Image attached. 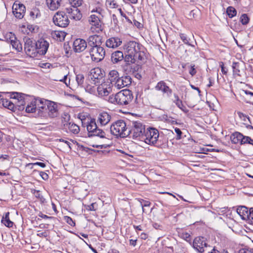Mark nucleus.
Wrapping results in <instances>:
<instances>
[{"mask_svg":"<svg viewBox=\"0 0 253 253\" xmlns=\"http://www.w3.org/2000/svg\"><path fill=\"white\" fill-rule=\"evenodd\" d=\"M139 202H140V206L142 209L143 212H147L146 209L145 208L150 207L151 205V203L148 201H146L143 199H139Z\"/></svg>","mask_w":253,"mask_h":253,"instance_id":"nucleus-37","label":"nucleus"},{"mask_svg":"<svg viewBox=\"0 0 253 253\" xmlns=\"http://www.w3.org/2000/svg\"><path fill=\"white\" fill-rule=\"evenodd\" d=\"M40 175L42 176V178L44 180L47 179L48 178V174L46 173L43 172V171H41L40 172Z\"/></svg>","mask_w":253,"mask_h":253,"instance_id":"nucleus-60","label":"nucleus"},{"mask_svg":"<svg viewBox=\"0 0 253 253\" xmlns=\"http://www.w3.org/2000/svg\"><path fill=\"white\" fill-rule=\"evenodd\" d=\"M64 220L69 225H71V226L74 227L75 226V222L70 216H64Z\"/></svg>","mask_w":253,"mask_h":253,"instance_id":"nucleus-48","label":"nucleus"},{"mask_svg":"<svg viewBox=\"0 0 253 253\" xmlns=\"http://www.w3.org/2000/svg\"><path fill=\"white\" fill-rule=\"evenodd\" d=\"M47 109H48V114L50 118H55L58 115V111L57 105L55 103L49 101L47 104Z\"/></svg>","mask_w":253,"mask_h":253,"instance_id":"nucleus-24","label":"nucleus"},{"mask_svg":"<svg viewBox=\"0 0 253 253\" xmlns=\"http://www.w3.org/2000/svg\"><path fill=\"white\" fill-rule=\"evenodd\" d=\"M244 135L239 132H235L230 136V140L234 144L240 143L242 145Z\"/></svg>","mask_w":253,"mask_h":253,"instance_id":"nucleus-29","label":"nucleus"},{"mask_svg":"<svg viewBox=\"0 0 253 253\" xmlns=\"http://www.w3.org/2000/svg\"><path fill=\"white\" fill-rule=\"evenodd\" d=\"M131 83V79L129 76H123L118 78V80L115 83H113L114 86L118 89H121Z\"/></svg>","mask_w":253,"mask_h":253,"instance_id":"nucleus-14","label":"nucleus"},{"mask_svg":"<svg viewBox=\"0 0 253 253\" xmlns=\"http://www.w3.org/2000/svg\"><path fill=\"white\" fill-rule=\"evenodd\" d=\"M226 13L229 17L231 18L236 16L237 14V11L234 7L232 6H229L227 8Z\"/></svg>","mask_w":253,"mask_h":253,"instance_id":"nucleus-40","label":"nucleus"},{"mask_svg":"<svg viewBox=\"0 0 253 253\" xmlns=\"http://www.w3.org/2000/svg\"><path fill=\"white\" fill-rule=\"evenodd\" d=\"M240 64L239 62H234L232 64V69L234 75H236L238 76H241L240 74Z\"/></svg>","mask_w":253,"mask_h":253,"instance_id":"nucleus-36","label":"nucleus"},{"mask_svg":"<svg viewBox=\"0 0 253 253\" xmlns=\"http://www.w3.org/2000/svg\"><path fill=\"white\" fill-rule=\"evenodd\" d=\"M188 67L189 68V74L192 76H194V75H195L197 73V71L196 70L195 65L191 64L190 65H189Z\"/></svg>","mask_w":253,"mask_h":253,"instance_id":"nucleus-52","label":"nucleus"},{"mask_svg":"<svg viewBox=\"0 0 253 253\" xmlns=\"http://www.w3.org/2000/svg\"><path fill=\"white\" fill-rule=\"evenodd\" d=\"M89 52L92 60L96 62L102 61L105 56V50L101 45L90 48Z\"/></svg>","mask_w":253,"mask_h":253,"instance_id":"nucleus-8","label":"nucleus"},{"mask_svg":"<svg viewBox=\"0 0 253 253\" xmlns=\"http://www.w3.org/2000/svg\"><path fill=\"white\" fill-rule=\"evenodd\" d=\"M65 10L68 18L77 21L80 20L82 17L81 11L78 8H66Z\"/></svg>","mask_w":253,"mask_h":253,"instance_id":"nucleus-16","label":"nucleus"},{"mask_svg":"<svg viewBox=\"0 0 253 253\" xmlns=\"http://www.w3.org/2000/svg\"><path fill=\"white\" fill-rule=\"evenodd\" d=\"M12 12L15 16L19 19L23 17L26 11L25 6L21 3H14L12 6Z\"/></svg>","mask_w":253,"mask_h":253,"instance_id":"nucleus-15","label":"nucleus"},{"mask_svg":"<svg viewBox=\"0 0 253 253\" xmlns=\"http://www.w3.org/2000/svg\"><path fill=\"white\" fill-rule=\"evenodd\" d=\"M38 165V166H40L42 168H44L45 167V164L43 163H42V162H36V163H30L28 164V165Z\"/></svg>","mask_w":253,"mask_h":253,"instance_id":"nucleus-59","label":"nucleus"},{"mask_svg":"<svg viewBox=\"0 0 253 253\" xmlns=\"http://www.w3.org/2000/svg\"><path fill=\"white\" fill-rule=\"evenodd\" d=\"M174 131H175V133H176V139L177 140H179V139H181L182 134V132L181 130L179 128L175 127L174 128Z\"/></svg>","mask_w":253,"mask_h":253,"instance_id":"nucleus-54","label":"nucleus"},{"mask_svg":"<svg viewBox=\"0 0 253 253\" xmlns=\"http://www.w3.org/2000/svg\"><path fill=\"white\" fill-rule=\"evenodd\" d=\"M97 209V204L96 203H92L91 205L87 206L86 210L88 211H95Z\"/></svg>","mask_w":253,"mask_h":253,"instance_id":"nucleus-53","label":"nucleus"},{"mask_svg":"<svg viewBox=\"0 0 253 253\" xmlns=\"http://www.w3.org/2000/svg\"><path fill=\"white\" fill-rule=\"evenodd\" d=\"M122 43V40L118 37H113L107 39L105 42L106 47L111 48H116Z\"/></svg>","mask_w":253,"mask_h":253,"instance_id":"nucleus-18","label":"nucleus"},{"mask_svg":"<svg viewBox=\"0 0 253 253\" xmlns=\"http://www.w3.org/2000/svg\"><path fill=\"white\" fill-rule=\"evenodd\" d=\"M24 40V50L25 53L30 57L36 56V42L28 38H25Z\"/></svg>","mask_w":253,"mask_h":253,"instance_id":"nucleus-10","label":"nucleus"},{"mask_svg":"<svg viewBox=\"0 0 253 253\" xmlns=\"http://www.w3.org/2000/svg\"><path fill=\"white\" fill-rule=\"evenodd\" d=\"M219 66L221 68L222 73L223 74L226 75L227 73V70L224 67V63L223 62H220L219 63Z\"/></svg>","mask_w":253,"mask_h":253,"instance_id":"nucleus-56","label":"nucleus"},{"mask_svg":"<svg viewBox=\"0 0 253 253\" xmlns=\"http://www.w3.org/2000/svg\"><path fill=\"white\" fill-rule=\"evenodd\" d=\"M183 237L186 240L188 241L190 239V235L188 233H185L183 234Z\"/></svg>","mask_w":253,"mask_h":253,"instance_id":"nucleus-62","label":"nucleus"},{"mask_svg":"<svg viewBox=\"0 0 253 253\" xmlns=\"http://www.w3.org/2000/svg\"><path fill=\"white\" fill-rule=\"evenodd\" d=\"M174 97L175 100H174V102L175 103L176 105L180 109H181L184 113H188L189 110L186 108L185 106H184L183 104L182 100H181L178 95L174 94Z\"/></svg>","mask_w":253,"mask_h":253,"instance_id":"nucleus-32","label":"nucleus"},{"mask_svg":"<svg viewBox=\"0 0 253 253\" xmlns=\"http://www.w3.org/2000/svg\"><path fill=\"white\" fill-rule=\"evenodd\" d=\"M248 217L246 220H248L250 223H253V208L250 209L248 214Z\"/></svg>","mask_w":253,"mask_h":253,"instance_id":"nucleus-47","label":"nucleus"},{"mask_svg":"<svg viewBox=\"0 0 253 253\" xmlns=\"http://www.w3.org/2000/svg\"><path fill=\"white\" fill-rule=\"evenodd\" d=\"M179 36L180 37V39L182 40V41L185 44L191 46H194L193 45L190 43L189 41L190 39L188 38L186 35H185L184 34L181 33L180 34Z\"/></svg>","mask_w":253,"mask_h":253,"instance_id":"nucleus-43","label":"nucleus"},{"mask_svg":"<svg viewBox=\"0 0 253 253\" xmlns=\"http://www.w3.org/2000/svg\"><path fill=\"white\" fill-rule=\"evenodd\" d=\"M89 47H94L95 46H99L102 43L101 37L97 35L90 36L87 39Z\"/></svg>","mask_w":253,"mask_h":253,"instance_id":"nucleus-23","label":"nucleus"},{"mask_svg":"<svg viewBox=\"0 0 253 253\" xmlns=\"http://www.w3.org/2000/svg\"><path fill=\"white\" fill-rule=\"evenodd\" d=\"M112 89L110 84L106 83L101 84L97 87L96 96L99 97H103L108 96L112 91Z\"/></svg>","mask_w":253,"mask_h":253,"instance_id":"nucleus-12","label":"nucleus"},{"mask_svg":"<svg viewBox=\"0 0 253 253\" xmlns=\"http://www.w3.org/2000/svg\"><path fill=\"white\" fill-rule=\"evenodd\" d=\"M34 100H33L30 104H28L26 108V111L27 113H34L37 111Z\"/></svg>","mask_w":253,"mask_h":253,"instance_id":"nucleus-39","label":"nucleus"},{"mask_svg":"<svg viewBox=\"0 0 253 253\" xmlns=\"http://www.w3.org/2000/svg\"><path fill=\"white\" fill-rule=\"evenodd\" d=\"M111 119V116L108 113L103 112L99 114L97 118V123L101 126H104L108 124Z\"/></svg>","mask_w":253,"mask_h":253,"instance_id":"nucleus-22","label":"nucleus"},{"mask_svg":"<svg viewBox=\"0 0 253 253\" xmlns=\"http://www.w3.org/2000/svg\"><path fill=\"white\" fill-rule=\"evenodd\" d=\"M9 93L10 94V97L11 98L17 99L18 102H19L20 104L18 105V109H23L24 108L23 106L25 104L24 99L26 95L17 92H9Z\"/></svg>","mask_w":253,"mask_h":253,"instance_id":"nucleus-20","label":"nucleus"},{"mask_svg":"<svg viewBox=\"0 0 253 253\" xmlns=\"http://www.w3.org/2000/svg\"><path fill=\"white\" fill-rule=\"evenodd\" d=\"M68 80V74H66L64 75L63 78L61 79L57 80L56 81H59L61 82H63L65 84L69 86L70 85V79H69Z\"/></svg>","mask_w":253,"mask_h":253,"instance_id":"nucleus-51","label":"nucleus"},{"mask_svg":"<svg viewBox=\"0 0 253 253\" xmlns=\"http://www.w3.org/2000/svg\"><path fill=\"white\" fill-rule=\"evenodd\" d=\"M126 126V124L124 121L118 120L111 126V132L117 137H126L129 135V131Z\"/></svg>","mask_w":253,"mask_h":253,"instance_id":"nucleus-5","label":"nucleus"},{"mask_svg":"<svg viewBox=\"0 0 253 253\" xmlns=\"http://www.w3.org/2000/svg\"><path fill=\"white\" fill-rule=\"evenodd\" d=\"M159 130L154 128L148 127L141 140L149 145L160 147L162 145L161 141L159 139Z\"/></svg>","mask_w":253,"mask_h":253,"instance_id":"nucleus-3","label":"nucleus"},{"mask_svg":"<svg viewBox=\"0 0 253 253\" xmlns=\"http://www.w3.org/2000/svg\"><path fill=\"white\" fill-rule=\"evenodd\" d=\"M119 74L117 71L112 70L109 72V80H110V83L113 85V83H115L117 81L118 78H119Z\"/></svg>","mask_w":253,"mask_h":253,"instance_id":"nucleus-33","label":"nucleus"},{"mask_svg":"<svg viewBox=\"0 0 253 253\" xmlns=\"http://www.w3.org/2000/svg\"><path fill=\"white\" fill-rule=\"evenodd\" d=\"M48 8L52 11L58 9L63 4L62 0H46Z\"/></svg>","mask_w":253,"mask_h":253,"instance_id":"nucleus-27","label":"nucleus"},{"mask_svg":"<svg viewBox=\"0 0 253 253\" xmlns=\"http://www.w3.org/2000/svg\"><path fill=\"white\" fill-rule=\"evenodd\" d=\"M46 100L42 99H36L34 100L37 111L38 112V115L42 116L43 115V111L46 109L47 107Z\"/></svg>","mask_w":253,"mask_h":253,"instance_id":"nucleus-21","label":"nucleus"},{"mask_svg":"<svg viewBox=\"0 0 253 253\" xmlns=\"http://www.w3.org/2000/svg\"><path fill=\"white\" fill-rule=\"evenodd\" d=\"M155 88L156 90H161L163 93H166L168 97L170 96L172 93V90L163 81L159 82Z\"/></svg>","mask_w":253,"mask_h":253,"instance_id":"nucleus-26","label":"nucleus"},{"mask_svg":"<svg viewBox=\"0 0 253 253\" xmlns=\"http://www.w3.org/2000/svg\"><path fill=\"white\" fill-rule=\"evenodd\" d=\"M146 130L145 126L143 125L141 122H133L132 128L128 130L129 135H130L133 139L138 138L141 140Z\"/></svg>","mask_w":253,"mask_h":253,"instance_id":"nucleus-6","label":"nucleus"},{"mask_svg":"<svg viewBox=\"0 0 253 253\" xmlns=\"http://www.w3.org/2000/svg\"><path fill=\"white\" fill-rule=\"evenodd\" d=\"M70 5L74 8H78L83 3V0H68Z\"/></svg>","mask_w":253,"mask_h":253,"instance_id":"nucleus-42","label":"nucleus"},{"mask_svg":"<svg viewBox=\"0 0 253 253\" xmlns=\"http://www.w3.org/2000/svg\"><path fill=\"white\" fill-rule=\"evenodd\" d=\"M89 76L90 79L94 82V84L98 83L103 77L101 71L99 68L91 69L90 72Z\"/></svg>","mask_w":253,"mask_h":253,"instance_id":"nucleus-25","label":"nucleus"},{"mask_svg":"<svg viewBox=\"0 0 253 253\" xmlns=\"http://www.w3.org/2000/svg\"><path fill=\"white\" fill-rule=\"evenodd\" d=\"M249 18L246 14H243L241 15L240 18V21L244 25H247L249 22Z\"/></svg>","mask_w":253,"mask_h":253,"instance_id":"nucleus-44","label":"nucleus"},{"mask_svg":"<svg viewBox=\"0 0 253 253\" xmlns=\"http://www.w3.org/2000/svg\"><path fill=\"white\" fill-rule=\"evenodd\" d=\"M76 80L79 85H81L84 82V76L82 74L76 75Z\"/></svg>","mask_w":253,"mask_h":253,"instance_id":"nucleus-45","label":"nucleus"},{"mask_svg":"<svg viewBox=\"0 0 253 253\" xmlns=\"http://www.w3.org/2000/svg\"><path fill=\"white\" fill-rule=\"evenodd\" d=\"M237 114L239 117L245 122V124H247L246 123L248 121L250 123H251L249 117H247L246 115L244 114L243 113L241 112H238Z\"/></svg>","mask_w":253,"mask_h":253,"instance_id":"nucleus-46","label":"nucleus"},{"mask_svg":"<svg viewBox=\"0 0 253 253\" xmlns=\"http://www.w3.org/2000/svg\"><path fill=\"white\" fill-rule=\"evenodd\" d=\"M123 59L125 60V57L122 51L117 50L112 53L111 61L113 63H117Z\"/></svg>","mask_w":253,"mask_h":253,"instance_id":"nucleus-30","label":"nucleus"},{"mask_svg":"<svg viewBox=\"0 0 253 253\" xmlns=\"http://www.w3.org/2000/svg\"><path fill=\"white\" fill-rule=\"evenodd\" d=\"M193 247L200 253L208 251V248L210 247L207 243L205 238L203 237L195 238L193 241Z\"/></svg>","mask_w":253,"mask_h":253,"instance_id":"nucleus-9","label":"nucleus"},{"mask_svg":"<svg viewBox=\"0 0 253 253\" xmlns=\"http://www.w3.org/2000/svg\"><path fill=\"white\" fill-rule=\"evenodd\" d=\"M82 126L86 127L88 136H98L100 138H105L106 133L104 131L97 126L95 119L90 118L85 123L82 121Z\"/></svg>","mask_w":253,"mask_h":253,"instance_id":"nucleus-4","label":"nucleus"},{"mask_svg":"<svg viewBox=\"0 0 253 253\" xmlns=\"http://www.w3.org/2000/svg\"><path fill=\"white\" fill-rule=\"evenodd\" d=\"M32 191H33V193L34 194L35 197L39 199V200L40 201L41 203L44 204L46 202L45 199L42 195L40 190H37L34 189Z\"/></svg>","mask_w":253,"mask_h":253,"instance_id":"nucleus-38","label":"nucleus"},{"mask_svg":"<svg viewBox=\"0 0 253 253\" xmlns=\"http://www.w3.org/2000/svg\"><path fill=\"white\" fill-rule=\"evenodd\" d=\"M9 213H5L4 216H3L1 219V223L8 227H11L13 226V222H12L9 218Z\"/></svg>","mask_w":253,"mask_h":253,"instance_id":"nucleus-34","label":"nucleus"},{"mask_svg":"<svg viewBox=\"0 0 253 253\" xmlns=\"http://www.w3.org/2000/svg\"><path fill=\"white\" fill-rule=\"evenodd\" d=\"M112 21L113 23L116 25H117L118 23V20L117 16L114 14L112 15Z\"/></svg>","mask_w":253,"mask_h":253,"instance_id":"nucleus-61","label":"nucleus"},{"mask_svg":"<svg viewBox=\"0 0 253 253\" xmlns=\"http://www.w3.org/2000/svg\"><path fill=\"white\" fill-rule=\"evenodd\" d=\"M62 122L63 124L65 123H69V121L70 120V116L68 113H64V115L62 116Z\"/></svg>","mask_w":253,"mask_h":253,"instance_id":"nucleus-50","label":"nucleus"},{"mask_svg":"<svg viewBox=\"0 0 253 253\" xmlns=\"http://www.w3.org/2000/svg\"><path fill=\"white\" fill-rule=\"evenodd\" d=\"M241 253H253V249H252L250 250H247L246 251H245L244 250H241Z\"/></svg>","mask_w":253,"mask_h":253,"instance_id":"nucleus-63","label":"nucleus"},{"mask_svg":"<svg viewBox=\"0 0 253 253\" xmlns=\"http://www.w3.org/2000/svg\"><path fill=\"white\" fill-rule=\"evenodd\" d=\"M249 210L245 206H239L237 209V212L243 220H246L248 217V214Z\"/></svg>","mask_w":253,"mask_h":253,"instance_id":"nucleus-31","label":"nucleus"},{"mask_svg":"<svg viewBox=\"0 0 253 253\" xmlns=\"http://www.w3.org/2000/svg\"><path fill=\"white\" fill-rule=\"evenodd\" d=\"M73 47L75 52H81L87 47V42L82 39H77L73 42Z\"/></svg>","mask_w":253,"mask_h":253,"instance_id":"nucleus-17","label":"nucleus"},{"mask_svg":"<svg viewBox=\"0 0 253 253\" xmlns=\"http://www.w3.org/2000/svg\"><path fill=\"white\" fill-rule=\"evenodd\" d=\"M140 238L142 239L145 240L148 238V235L145 233H142L140 234Z\"/></svg>","mask_w":253,"mask_h":253,"instance_id":"nucleus-64","label":"nucleus"},{"mask_svg":"<svg viewBox=\"0 0 253 253\" xmlns=\"http://www.w3.org/2000/svg\"><path fill=\"white\" fill-rule=\"evenodd\" d=\"M245 144H249L253 146V139L249 136H244L242 145Z\"/></svg>","mask_w":253,"mask_h":253,"instance_id":"nucleus-49","label":"nucleus"},{"mask_svg":"<svg viewBox=\"0 0 253 253\" xmlns=\"http://www.w3.org/2000/svg\"><path fill=\"white\" fill-rule=\"evenodd\" d=\"M126 56L125 61L129 65L139 61L144 62L145 59L144 47L135 41H129L124 45Z\"/></svg>","mask_w":253,"mask_h":253,"instance_id":"nucleus-1","label":"nucleus"},{"mask_svg":"<svg viewBox=\"0 0 253 253\" xmlns=\"http://www.w3.org/2000/svg\"><path fill=\"white\" fill-rule=\"evenodd\" d=\"M133 95L132 91L129 89H124L115 95L112 94L109 96V102L120 106L126 105L129 104L133 100Z\"/></svg>","mask_w":253,"mask_h":253,"instance_id":"nucleus-2","label":"nucleus"},{"mask_svg":"<svg viewBox=\"0 0 253 253\" xmlns=\"http://www.w3.org/2000/svg\"><path fill=\"white\" fill-rule=\"evenodd\" d=\"M88 22L91 27L90 30L92 32L99 33L101 31V21L100 17L95 14H91L89 18Z\"/></svg>","mask_w":253,"mask_h":253,"instance_id":"nucleus-11","label":"nucleus"},{"mask_svg":"<svg viewBox=\"0 0 253 253\" xmlns=\"http://www.w3.org/2000/svg\"><path fill=\"white\" fill-rule=\"evenodd\" d=\"M85 90L86 92L96 96L97 87H96V86L88 85L85 87Z\"/></svg>","mask_w":253,"mask_h":253,"instance_id":"nucleus-41","label":"nucleus"},{"mask_svg":"<svg viewBox=\"0 0 253 253\" xmlns=\"http://www.w3.org/2000/svg\"><path fill=\"white\" fill-rule=\"evenodd\" d=\"M39 216L44 218V219H53L54 217L52 216H48L45 214H43L42 212H40L39 214Z\"/></svg>","mask_w":253,"mask_h":253,"instance_id":"nucleus-58","label":"nucleus"},{"mask_svg":"<svg viewBox=\"0 0 253 253\" xmlns=\"http://www.w3.org/2000/svg\"><path fill=\"white\" fill-rule=\"evenodd\" d=\"M92 12H95L99 15H102L103 12V10L100 7H96L95 9L92 10Z\"/></svg>","mask_w":253,"mask_h":253,"instance_id":"nucleus-57","label":"nucleus"},{"mask_svg":"<svg viewBox=\"0 0 253 253\" xmlns=\"http://www.w3.org/2000/svg\"><path fill=\"white\" fill-rule=\"evenodd\" d=\"M64 129L66 130L68 129L70 132L75 134L79 133L80 130V127L77 125L72 122L64 124Z\"/></svg>","mask_w":253,"mask_h":253,"instance_id":"nucleus-28","label":"nucleus"},{"mask_svg":"<svg viewBox=\"0 0 253 253\" xmlns=\"http://www.w3.org/2000/svg\"><path fill=\"white\" fill-rule=\"evenodd\" d=\"M5 108H7L10 110H14L15 105L11 101L8 99L4 98V100L1 105Z\"/></svg>","mask_w":253,"mask_h":253,"instance_id":"nucleus-35","label":"nucleus"},{"mask_svg":"<svg viewBox=\"0 0 253 253\" xmlns=\"http://www.w3.org/2000/svg\"><path fill=\"white\" fill-rule=\"evenodd\" d=\"M54 24L60 27H66L69 24L70 21L66 11H60L57 12L53 17Z\"/></svg>","mask_w":253,"mask_h":253,"instance_id":"nucleus-7","label":"nucleus"},{"mask_svg":"<svg viewBox=\"0 0 253 253\" xmlns=\"http://www.w3.org/2000/svg\"><path fill=\"white\" fill-rule=\"evenodd\" d=\"M49 46L48 42L44 39H40L36 42V53L40 55H44Z\"/></svg>","mask_w":253,"mask_h":253,"instance_id":"nucleus-13","label":"nucleus"},{"mask_svg":"<svg viewBox=\"0 0 253 253\" xmlns=\"http://www.w3.org/2000/svg\"><path fill=\"white\" fill-rule=\"evenodd\" d=\"M9 39H7L8 42L10 43L13 48L15 49L17 51L20 52L22 50V45L18 41L15 35L12 33L9 34Z\"/></svg>","mask_w":253,"mask_h":253,"instance_id":"nucleus-19","label":"nucleus"},{"mask_svg":"<svg viewBox=\"0 0 253 253\" xmlns=\"http://www.w3.org/2000/svg\"><path fill=\"white\" fill-rule=\"evenodd\" d=\"M119 11V12L121 15L122 17H124L126 19V20L130 24H132L131 21L128 18V17L124 13V12L122 11L121 8H119L118 9Z\"/></svg>","mask_w":253,"mask_h":253,"instance_id":"nucleus-55","label":"nucleus"}]
</instances>
